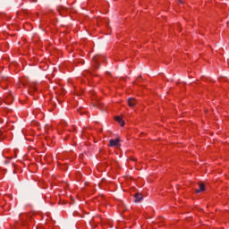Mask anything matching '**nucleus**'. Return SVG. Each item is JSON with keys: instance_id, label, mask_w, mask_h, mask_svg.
<instances>
[{"instance_id": "20e7f679", "label": "nucleus", "mask_w": 229, "mask_h": 229, "mask_svg": "<svg viewBox=\"0 0 229 229\" xmlns=\"http://www.w3.org/2000/svg\"><path fill=\"white\" fill-rule=\"evenodd\" d=\"M142 194L140 193H136L135 194V203H140V201H142Z\"/></svg>"}, {"instance_id": "6e6552de", "label": "nucleus", "mask_w": 229, "mask_h": 229, "mask_svg": "<svg viewBox=\"0 0 229 229\" xmlns=\"http://www.w3.org/2000/svg\"><path fill=\"white\" fill-rule=\"evenodd\" d=\"M79 114H82V113L79 111Z\"/></svg>"}, {"instance_id": "39448f33", "label": "nucleus", "mask_w": 229, "mask_h": 229, "mask_svg": "<svg viewBox=\"0 0 229 229\" xmlns=\"http://www.w3.org/2000/svg\"><path fill=\"white\" fill-rule=\"evenodd\" d=\"M115 121H117V123H119L121 126H124V121L123 120V118H121V116H116Z\"/></svg>"}, {"instance_id": "f257e3e1", "label": "nucleus", "mask_w": 229, "mask_h": 229, "mask_svg": "<svg viewBox=\"0 0 229 229\" xmlns=\"http://www.w3.org/2000/svg\"><path fill=\"white\" fill-rule=\"evenodd\" d=\"M99 60H101V57H99V56L93 57L92 65H93L94 69H99V65L98 64H99Z\"/></svg>"}, {"instance_id": "0eeeda50", "label": "nucleus", "mask_w": 229, "mask_h": 229, "mask_svg": "<svg viewBox=\"0 0 229 229\" xmlns=\"http://www.w3.org/2000/svg\"><path fill=\"white\" fill-rule=\"evenodd\" d=\"M57 11L60 12V7H57Z\"/></svg>"}, {"instance_id": "f03ea898", "label": "nucleus", "mask_w": 229, "mask_h": 229, "mask_svg": "<svg viewBox=\"0 0 229 229\" xmlns=\"http://www.w3.org/2000/svg\"><path fill=\"white\" fill-rule=\"evenodd\" d=\"M119 142H120L119 139L110 140H109V146H110V148H115V146H120Z\"/></svg>"}, {"instance_id": "7ed1b4c3", "label": "nucleus", "mask_w": 229, "mask_h": 229, "mask_svg": "<svg viewBox=\"0 0 229 229\" xmlns=\"http://www.w3.org/2000/svg\"><path fill=\"white\" fill-rule=\"evenodd\" d=\"M128 105L129 106L133 107L135 105H137V100L134 98H128Z\"/></svg>"}, {"instance_id": "423d86ee", "label": "nucleus", "mask_w": 229, "mask_h": 229, "mask_svg": "<svg viewBox=\"0 0 229 229\" xmlns=\"http://www.w3.org/2000/svg\"><path fill=\"white\" fill-rule=\"evenodd\" d=\"M205 191V185L203 183L199 184V189L196 190L197 194H199V192H203Z\"/></svg>"}]
</instances>
